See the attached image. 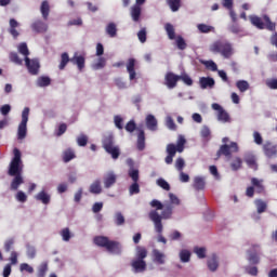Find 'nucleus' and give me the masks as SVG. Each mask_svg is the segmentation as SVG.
Wrapping results in <instances>:
<instances>
[{"label": "nucleus", "instance_id": "a211bd4d", "mask_svg": "<svg viewBox=\"0 0 277 277\" xmlns=\"http://www.w3.org/2000/svg\"><path fill=\"white\" fill-rule=\"evenodd\" d=\"M131 267L134 269L135 274H142V273L146 272V261L133 260L131 262Z\"/></svg>", "mask_w": 277, "mask_h": 277}, {"label": "nucleus", "instance_id": "774afa93", "mask_svg": "<svg viewBox=\"0 0 277 277\" xmlns=\"http://www.w3.org/2000/svg\"><path fill=\"white\" fill-rule=\"evenodd\" d=\"M246 163L251 167L253 170H256V159L254 157H250L246 159Z\"/></svg>", "mask_w": 277, "mask_h": 277}, {"label": "nucleus", "instance_id": "bf43d9fd", "mask_svg": "<svg viewBox=\"0 0 277 277\" xmlns=\"http://www.w3.org/2000/svg\"><path fill=\"white\" fill-rule=\"evenodd\" d=\"M175 168L179 172H183V168H185V160L183 158H177L175 161Z\"/></svg>", "mask_w": 277, "mask_h": 277}, {"label": "nucleus", "instance_id": "69168bd1", "mask_svg": "<svg viewBox=\"0 0 277 277\" xmlns=\"http://www.w3.org/2000/svg\"><path fill=\"white\" fill-rule=\"evenodd\" d=\"M232 170L237 171L239 170V168H241V159L240 158H236L233 162H232Z\"/></svg>", "mask_w": 277, "mask_h": 277}, {"label": "nucleus", "instance_id": "2eb2a0df", "mask_svg": "<svg viewBox=\"0 0 277 277\" xmlns=\"http://www.w3.org/2000/svg\"><path fill=\"white\" fill-rule=\"evenodd\" d=\"M31 29L36 31V34H47L49 26L47 23L42 22V19H37L31 24Z\"/></svg>", "mask_w": 277, "mask_h": 277}, {"label": "nucleus", "instance_id": "338daca9", "mask_svg": "<svg viewBox=\"0 0 277 277\" xmlns=\"http://www.w3.org/2000/svg\"><path fill=\"white\" fill-rule=\"evenodd\" d=\"M253 140L255 144H258V146H261V144H263V136L259 132L253 133Z\"/></svg>", "mask_w": 277, "mask_h": 277}, {"label": "nucleus", "instance_id": "aec40b11", "mask_svg": "<svg viewBox=\"0 0 277 277\" xmlns=\"http://www.w3.org/2000/svg\"><path fill=\"white\" fill-rule=\"evenodd\" d=\"M199 142L203 146H207L209 144V127L203 126L199 131Z\"/></svg>", "mask_w": 277, "mask_h": 277}, {"label": "nucleus", "instance_id": "052dcab7", "mask_svg": "<svg viewBox=\"0 0 277 277\" xmlns=\"http://www.w3.org/2000/svg\"><path fill=\"white\" fill-rule=\"evenodd\" d=\"M66 131H68V126H66V123H61L56 133L57 137H62Z\"/></svg>", "mask_w": 277, "mask_h": 277}, {"label": "nucleus", "instance_id": "4be33fe9", "mask_svg": "<svg viewBox=\"0 0 277 277\" xmlns=\"http://www.w3.org/2000/svg\"><path fill=\"white\" fill-rule=\"evenodd\" d=\"M130 15L134 23H140V18L142 17V6L134 4L130 10Z\"/></svg>", "mask_w": 277, "mask_h": 277}, {"label": "nucleus", "instance_id": "8fccbe9b", "mask_svg": "<svg viewBox=\"0 0 277 277\" xmlns=\"http://www.w3.org/2000/svg\"><path fill=\"white\" fill-rule=\"evenodd\" d=\"M123 121L124 120L122 119V117H120L118 115L114 117L115 127L117 129H119L120 131H122V129H124V126L122 124Z\"/></svg>", "mask_w": 277, "mask_h": 277}, {"label": "nucleus", "instance_id": "603ef678", "mask_svg": "<svg viewBox=\"0 0 277 277\" xmlns=\"http://www.w3.org/2000/svg\"><path fill=\"white\" fill-rule=\"evenodd\" d=\"M130 196H134V194H140V184L137 182H133V184L129 187Z\"/></svg>", "mask_w": 277, "mask_h": 277}, {"label": "nucleus", "instance_id": "864d4df0", "mask_svg": "<svg viewBox=\"0 0 277 277\" xmlns=\"http://www.w3.org/2000/svg\"><path fill=\"white\" fill-rule=\"evenodd\" d=\"M18 52L22 55H25V57H28V55H29V48H27V43H21L18 45Z\"/></svg>", "mask_w": 277, "mask_h": 277}, {"label": "nucleus", "instance_id": "72a5a7b5", "mask_svg": "<svg viewBox=\"0 0 277 277\" xmlns=\"http://www.w3.org/2000/svg\"><path fill=\"white\" fill-rule=\"evenodd\" d=\"M75 151L72 149H66L63 153V161L64 163H68L69 161H72V159H75Z\"/></svg>", "mask_w": 277, "mask_h": 277}, {"label": "nucleus", "instance_id": "9b49d317", "mask_svg": "<svg viewBox=\"0 0 277 277\" xmlns=\"http://www.w3.org/2000/svg\"><path fill=\"white\" fill-rule=\"evenodd\" d=\"M212 109L216 114V118L220 122H229L230 115L220 105V104H212Z\"/></svg>", "mask_w": 277, "mask_h": 277}, {"label": "nucleus", "instance_id": "39448f33", "mask_svg": "<svg viewBox=\"0 0 277 277\" xmlns=\"http://www.w3.org/2000/svg\"><path fill=\"white\" fill-rule=\"evenodd\" d=\"M126 131L128 133H133V131H137L136 148L137 150H144V148H146V133L142 128H137V124L134 120H130L126 124Z\"/></svg>", "mask_w": 277, "mask_h": 277}, {"label": "nucleus", "instance_id": "6ab92c4d", "mask_svg": "<svg viewBox=\"0 0 277 277\" xmlns=\"http://www.w3.org/2000/svg\"><path fill=\"white\" fill-rule=\"evenodd\" d=\"M263 150L266 157H274L277 154V145H274L272 142L267 141L263 145Z\"/></svg>", "mask_w": 277, "mask_h": 277}, {"label": "nucleus", "instance_id": "5701e85b", "mask_svg": "<svg viewBox=\"0 0 277 277\" xmlns=\"http://www.w3.org/2000/svg\"><path fill=\"white\" fill-rule=\"evenodd\" d=\"M153 259H154V263H157L158 265L166 264V254L159 251V249L153 250Z\"/></svg>", "mask_w": 277, "mask_h": 277}, {"label": "nucleus", "instance_id": "6e6d98bb", "mask_svg": "<svg viewBox=\"0 0 277 277\" xmlns=\"http://www.w3.org/2000/svg\"><path fill=\"white\" fill-rule=\"evenodd\" d=\"M166 124L170 131H176V123H174V119H172V117H167Z\"/></svg>", "mask_w": 277, "mask_h": 277}, {"label": "nucleus", "instance_id": "c756f323", "mask_svg": "<svg viewBox=\"0 0 277 277\" xmlns=\"http://www.w3.org/2000/svg\"><path fill=\"white\" fill-rule=\"evenodd\" d=\"M106 34L110 37V38H116V36H118V28L116 26L115 23H109L106 26Z\"/></svg>", "mask_w": 277, "mask_h": 277}, {"label": "nucleus", "instance_id": "5fc2aeb1", "mask_svg": "<svg viewBox=\"0 0 277 277\" xmlns=\"http://www.w3.org/2000/svg\"><path fill=\"white\" fill-rule=\"evenodd\" d=\"M61 236L63 237V241H70V229L65 227L61 230Z\"/></svg>", "mask_w": 277, "mask_h": 277}, {"label": "nucleus", "instance_id": "de8ad7c7", "mask_svg": "<svg viewBox=\"0 0 277 277\" xmlns=\"http://www.w3.org/2000/svg\"><path fill=\"white\" fill-rule=\"evenodd\" d=\"M157 185L159 187H161L162 189H164L166 192H170V184L166 180H163L161 177L158 179L157 180Z\"/></svg>", "mask_w": 277, "mask_h": 277}, {"label": "nucleus", "instance_id": "a19ab883", "mask_svg": "<svg viewBox=\"0 0 277 277\" xmlns=\"http://www.w3.org/2000/svg\"><path fill=\"white\" fill-rule=\"evenodd\" d=\"M38 85L39 88H47L51 85V78L43 76L38 79Z\"/></svg>", "mask_w": 277, "mask_h": 277}, {"label": "nucleus", "instance_id": "f257e3e1", "mask_svg": "<svg viewBox=\"0 0 277 277\" xmlns=\"http://www.w3.org/2000/svg\"><path fill=\"white\" fill-rule=\"evenodd\" d=\"M22 157L23 154L21 153V149L15 147L13 149V158L11 159L8 170L9 176H14L10 185L11 192H18L21 185L25 183V180L23 179V168H25V164H23Z\"/></svg>", "mask_w": 277, "mask_h": 277}, {"label": "nucleus", "instance_id": "4d7b16f0", "mask_svg": "<svg viewBox=\"0 0 277 277\" xmlns=\"http://www.w3.org/2000/svg\"><path fill=\"white\" fill-rule=\"evenodd\" d=\"M105 64H107V61H105L104 57H100L97 63L93 65V68L95 70H101V68H105Z\"/></svg>", "mask_w": 277, "mask_h": 277}, {"label": "nucleus", "instance_id": "0eeeda50", "mask_svg": "<svg viewBox=\"0 0 277 277\" xmlns=\"http://www.w3.org/2000/svg\"><path fill=\"white\" fill-rule=\"evenodd\" d=\"M250 21L252 23V25H254V27H258V29H268V31H275L276 30V23L272 22V19L269 18V16L264 15L263 19H261V17L259 16H251ZM263 21L265 23H263Z\"/></svg>", "mask_w": 277, "mask_h": 277}, {"label": "nucleus", "instance_id": "cd10ccee", "mask_svg": "<svg viewBox=\"0 0 277 277\" xmlns=\"http://www.w3.org/2000/svg\"><path fill=\"white\" fill-rule=\"evenodd\" d=\"M217 267H220V259L217 258V255L212 254L209 262V271L217 272Z\"/></svg>", "mask_w": 277, "mask_h": 277}, {"label": "nucleus", "instance_id": "ddd939ff", "mask_svg": "<svg viewBox=\"0 0 277 277\" xmlns=\"http://www.w3.org/2000/svg\"><path fill=\"white\" fill-rule=\"evenodd\" d=\"M118 181V175L114 171L107 172L103 177L104 187L109 189V187H114L116 182Z\"/></svg>", "mask_w": 277, "mask_h": 277}, {"label": "nucleus", "instance_id": "c03bdc74", "mask_svg": "<svg viewBox=\"0 0 277 277\" xmlns=\"http://www.w3.org/2000/svg\"><path fill=\"white\" fill-rule=\"evenodd\" d=\"M164 206H166V203H161V201H159L157 199H153L150 201V207H153V209H156V211H161Z\"/></svg>", "mask_w": 277, "mask_h": 277}, {"label": "nucleus", "instance_id": "dca6fc26", "mask_svg": "<svg viewBox=\"0 0 277 277\" xmlns=\"http://www.w3.org/2000/svg\"><path fill=\"white\" fill-rule=\"evenodd\" d=\"M167 153H168V156L166 157L164 161L168 166H170L174 161V157H176V145L172 143L168 144Z\"/></svg>", "mask_w": 277, "mask_h": 277}, {"label": "nucleus", "instance_id": "1a4fd4ad", "mask_svg": "<svg viewBox=\"0 0 277 277\" xmlns=\"http://www.w3.org/2000/svg\"><path fill=\"white\" fill-rule=\"evenodd\" d=\"M29 107H25L22 111V121L17 128V140H25L27 137V122H29Z\"/></svg>", "mask_w": 277, "mask_h": 277}, {"label": "nucleus", "instance_id": "79ce46f5", "mask_svg": "<svg viewBox=\"0 0 277 277\" xmlns=\"http://www.w3.org/2000/svg\"><path fill=\"white\" fill-rule=\"evenodd\" d=\"M9 57H10V61L13 62V64H17V66H21L23 64V60L18 57V53L16 52H11Z\"/></svg>", "mask_w": 277, "mask_h": 277}, {"label": "nucleus", "instance_id": "a18cd8bd", "mask_svg": "<svg viewBox=\"0 0 277 277\" xmlns=\"http://www.w3.org/2000/svg\"><path fill=\"white\" fill-rule=\"evenodd\" d=\"M129 176L132 179L133 183L140 181V171L137 169H132L129 171Z\"/></svg>", "mask_w": 277, "mask_h": 277}, {"label": "nucleus", "instance_id": "f704fd0d", "mask_svg": "<svg viewBox=\"0 0 277 277\" xmlns=\"http://www.w3.org/2000/svg\"><path fill=\"white\" fill-rule=\"evenodd\" d=\"M180 259L182 263H189L192 259V252H189V250L183 249L180 252Z\"/></svg>", "mask_w": 277, "mask_h": 277}, {"label": "nucleus", "instance_id": "58836bf2", "mask_svg": "<svg viewBox=\"0 0 277 277\" xmlns=\"http://www.w3.org/2000/svg\"><path fill=\"white\" fill-rule=\"evenodd\" d=\"M47 272H49V264L42 263L38 268L37 277H45Z\"/></svg>", "mask_w": 277, "mask_h": 277}, {"label": "nucleus", "instance_id": "f8f14e48", "mask_svg": "<svg viewBox=\"0 0 277 277\" xmlns=\"http://www.w3.org/2000/svg\"><path fill=\"white\" fill-rule=\"evenodd\" d=\"M179 81H181V76L175 75L172 71H168L164 76V84L169 90H174Z\"/></svg>", "mask_w": 277, "mask_h": 277}, {"label": "nucleus", "instance_id": "423d86ee", "mask_svg": "<svg viewBox=\"0 0 277 277\" xmlns=\"http://www.w3.org/2000/svg\"><path fill=\"white\" fill-rule=\"evenodd\" d=\"M68 62L75 64L78 67V70H83L85 68V57L82 55L75 54L71 58L68 56V53H63L61 55V64L58 65L60 70H64L68 65Z\"/></svg>", "mask_w": 277, "mask_h": 277}, {"label": "nucleus", "instance_id": "09e8293b", "mask_svg": "<svg viewBox=\"0 0 277 277\" xmlns=\"http://www.w3.org/2000/svg\"><path fill=\"white\" fill-rule=\"evenodd\" d=\"M115 224L117 226H122V224H124V215H122V212H117L115 214Z\"/></svg>", "mask_w": 277, "mask_h": 277}, {"label": "nucleus", "instance_id": "3c124183", "mask_svg": "<svg viewBox=\"0 0 277 277\" xmlns=\"http://www.w3.org/2000/svg\"><path fill=\"white\" fill-rule=\"evenodd\" d=\"M137 38L140 40V42L142 44H144V42H146L147 39V31L146 28H142L138 32H137Z\"/></svg>", "mask_w": 277, "mask_h": 277}, {"label": "nucleus", "instance_id": "e433bc0d", "mask_svg": "<svg viewBox=\"0 0 277 277\" xmlns=\"http://www.w3.org/2000/svg\"><path fill=\"white\" fill-rule=\"evenodd\" d=\"M175 44L180 51H185V49H187V42H185V39L181 36L176 37Z\"/></svg>", "mask_w": 277, "mask_h": 277}, {"label": "nucleus", "instance_id": "473e14b6", "mask_svg": "<svg viewBox=\"0 0 277 277\" xmlns=\"http://www.w3.org/2000/svg\"><path fill=\"white\" fill-rule=\"evenodd\" d=\"M164 29L167 31L169 40L176 39V32H175L174 26L172 24H166Z\"/></svg>", "mask_w": 277, "mask_h": 277}, {"label": "nucleus", "instance_id": "b1692460", "mask_svg": "<svg viewBox=\"0 0 277 277\" xmlns=\"http://www.w3.org/2000/svg\"><path fill=\"white\" fill-rule=\"evenodd\" d=\"M40 12L43 21H49V14L51 13V5L49 4V1L43 0L41 2Z\"/></svg>", "mask_w": 277, "mask_h": 277}, {"label": "nucleus", "instance_id": "ea45409f", "mask_svg": "<svg viewBox=\"0 0 277 277\" xmlns=\"http://www.w3.org/2000/svg\"><path fill=\"white\" fill-rule=\"evenodd\" d=\"M255 206L258 209V213H265L267 209V203L261 199L255 200Z\"/></svg>", "mask_w": 277, "mask_h": 277}, {"label": "nucleus", "instance_id": "f3484780", "mask_svg": "<svg viewBox=\"0 0 277 277\" xmlns=\"http://www.w3.org/2000/svg\"><path fill=\"white\" fill-rule=\"evenodd\" d=\"M260 246L259 245H253L252 246V250L248 251V261L251 262L252 265H259L260 263V259H259V254H256L258 250H259Z\"/></svg>", "mask_w": 277, "mask_h": 277}, {"label": "nucleus", "instance_id": "c85d7f7f", "mask_svg": "<svg viewBox=\"0 0 277 277\" xmlns=\"http://www.w3.org/2000/svg\"><path fill=\"white\" fill-rule=\"evenodd\" d=\"M193 187L196 192H202V189H205V179L196 176L194 179Z\"/></svg>", "mask_w": 277, "mask_h": 277}, {"label": "nucleus", "instance_id": "49530a36", "mask_svg": "<svg viewBox=\"0 0 277 277\" xmlns=\"http://www.w3.org/2000/svg\"><path fill=\"white\" fill-rule=\"evenodd\" d=\"M77 144L78 146H88V135L85 134H80L78 137H77Z\"/></svg>", "mask_w": 277, "mask_h": 277}, {"label": "nucleus", "instance_id": "7ed1b4c3", "mask_svg": "<svg viewBox=\"0 0 277 277\" xmlns=\"http://www.w3.org/2000/svg\"><path fill=\"white\" fill-rule=\"evenodd\" d=\"M93 242L98 248H105L107 252H110L111 254H120L121 252L120 242L110 240L107 236H95Z\"/></svg>", "mask_w": 277, "mask_h": 277}, {"label": "nucleus", "instance_id": "13d9d810", "mask_svg": "<svg viewBox=\"0 0 277 277\" xmlns=\"http://www.w3.org/2000/svg\"><path fill=\"white\" fill-rule=\"evenodd\" d=\"M15 198L17 202H27V195L23 190L17 192Z\"/></svg>", "mask_w": 277, "mask_h": 277}, {"label": "nucleus", "instance_id": "f03ea898", "mask_svg": "<svg viewBox=\"0 0 277 277\" xmlns=\"http://www.w3.org/2000/svg\"><path fill=\"white\" fill-rule=\"evenodd\" d=\"M174 211V206L170 202H164L163 209L161 210V214L157 210H151L148 214L150 221L154 222L155 230L158 235L163 233V223L161 220H172V213Z\"/></svg>", "mask_w": 277, "mask_h": 277}, {"label": "nucleus", "instance_id": "4c0bfd02", "mask_svg": "<svg viewBox=\"0 0 277 277\" xmlns=\"http://www.w3.org/2000/svg\"><path fill=\"white\" fill-rule=\"evenodd\" d=\"M236 88H238L240 92H246L250 90V83H248L246 80H240L236 82Z\"/></svg>", "mask_w": 277, "mask_h": 277}, {"label": "nucleus", "instance_id": "680f3d73", "mask_svg": "<svg viewBox=\"0 0 277 277\" xmlns=\"http://www.w3.org/2000/svg\"><path fill=\"white\" fill-rule=\"evenodd\" d=\"M180 81H183L186 85H193L194 84V80H192V78L186 74L180 76Z\"/></svg>", "mask_w": 277, "mask_h": 277}, {"label": "nucleus", "instance_id": "bb28decb", "mask_svg": "<svg viewBox=\"0 0 277 277\" xmlns=\"http://www.w3.org/2000/svg\"><path fill=\"white\" fill-rule=\"evenodd\" d=\"M146 127L149 129V131H157V118H155L153 115H147Z\"/></svg>", "mask_w": 277, "mask_h": 277}, {"label": "nucleus", "instance_id": "6e6552de", "mask_svg": "<svg viewBox=\"0 0 277 277\" xmlns=\"http://www.w3.org/2000/svg\"><path fill=\"white\" fill-rule=\"evenodd\" d=\"M212 53H221L223 57H230L233 55V45L227 41H216L211 45Z\"/></svg>", "mask_w": 277, "mask_h": 277}, {"label": "nucleus", "instance_id": "c9c22d12", "mask_svg": "<svg viewBox=\"0 0 277 277\" xmlns=\"http://www.w3.org/2000/svg\"><path fill=\"white\" fill-rule=\"evenodd\" d=\"M168 5L171 12H179L181 10V0H168Z\"/></svg>", "mask_w": 277, "mask_h": 277}, {"label": "nucleus", "instance_id": "e2e57ef3", "mask_svg": "<svg viewBox=\"0 0 277 277\" xmlns=\"http://www.w3.org/2000/svg\"><path fill=\"white\" fill-rule=\"evenodd\" d=\"M26 252H27L28 259H36V248L35 247L28 246Z\"/></svg>", "mask_w": 277, "mask_h": 277}, {"label": "nucleus", "instance_id": "4468645a", "mask_svg": "<svg viewBox=\"0 0 277 277\" xmlns=\"http://www.w3.org/2000/svg\"><path fill=\"white\" fill-rule=\"evenodd\" d=\"M25 63L30 75H38L40 70V62L38 60H30L29 57H25Z\"/></svg>", "mask_w": 277, "mask_h": 277}, {"label": "nucleus", "instance_id": "7c9ffc66", "mask_svg": "<svg viewBox=\"0 0 277 277\" xmlns=\"http://www.w3.org/2000/svg\"><path fill=\"white\" fill-rule=\"evenodd\" d=\"M37 200H40L43 205H49L51 202V196L47 192L42 190L36 196Z\"/></svg>", "mask_w": 277, "mask_h": 277}, {"label": "nucleus", "instance_id": "37998d69", "mask_svg": "<svg viewBox=\"0 0 277 277\" xmlns=\"http://www.w3.org/2000/svg\"><path fill=\"white\" fill-rule=\"evenodd\" d=\"M194 252L197 254L198 259H205V256H207V249L202 247H195Z\"/></svg>", "mask_w": 277, "mask_h": 277}, {"label": "nucleus", "instance_id": "9d476101", "mask_svg": "<svg viewBox=\"0 0 277 277\" xmlns=\"http://www.w3.org/2000/svg\"><path fill=\"white\" fill-rule=\"evenodd\" d=\"M233 153H239V146L236 142H232L230 145H222L219 150V155H224V157H228V159H230Z\"/></svg>", "mask_w": 277, "mask_h": 277}, {"label": "nucleus", "instance_id": "0e129e2a", "mask_svg": "<svg viewBox=\"0 0 277 277\" xmlns=\"http://www.w3.org/2000/svg\"><path fill=\"white\" fill-rule=\"evenodd\" d=\"M267 88H271V90H277V79H268L266 80Z\"/></svg>", "mask_w": 277, "mask_h": 277}, {"label": "nucleus", "instance_id": "412c9836", "mask_svg": "<svg viewBox=\"0 0 277 277\" xmlns=\"http://www.w3.org/2000/svg\"><path fill=\"white\" fill-rule=\"evenodd\" d=\"M127 70L129 72L130 81H133L137 74L135 72V58H129L127 63Z\"/></svg>", "mask_w": 277, "mask_h": 277}, {"label": "nucleus", "instance_id": "20e7f679", "mask_svg": "<svg viewBox=\"0 0 277 277\" xmlns=\"http://www.w3.org/2000/svg\"><path fill=\"white\" fill-rule=\"evenodd\" d=\"M102 146L104 150L111 156V159H118L120 157V146L116 145L114 134H106L102 138Z\"/></svg>", "mask_w": 277, "mask_h": 277}, {"label": "nucleus", "instance_id": "393cba45", "mask_svg": "<svg viewBox=\"0 0 277 277\" xmlns=\"http://www.w3.org/2000/svg\"><path fill=\"white\" fill-rule=\"evenodd\" d=\"M10 28H9V34L16 40L21 34L18 30H16V27H18V22L15 18H11L9 22Z\"/></svg>", "mask_w": 277, "mask_h": 277}, {"label": "nucleus", "instance_id": "2f4dec72", "mask_svg": "<svg viewBox=\"0 0 277 277\" xmlns=\"http://www.w3.org/2000/svg\"><path fill=\"white\" fill-rule=\"evenodd\" d=\"M148 256V250L144 247H136V260L144 261Z\"/></svg>", "mask_w": 277, "mask_h": 277}, {"label": "nucleus", "instance_id": "a878e982", "mask_svg": "<svg viewBox=\"0 0 277 277\" xmlns=\"http://www.w3.org/2000/svg\"><path fill=\"white\" fill-rule=\"evenodd\" d=\"M90 194H102L103 193V187L101 186V180H95L89 188Z\"/></svg>", "mask_w": 277, "mask_h": 277}]
</instances>
